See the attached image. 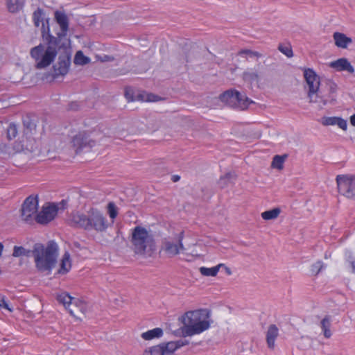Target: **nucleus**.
Masks as SVG:
<instances>
[{"label": "nucleus", "instance_id": "09e8293b", "mask_svg": "<svg viewBox=\"0 0 355 355\" xmlns=\"http://www.w3.org/2000/svg\"><path fill=\"white\" fill-rule=\"evenodd\" d=\"M350 265L352 269V272L355 273V261H352L350 262Z\"/></svg>", "mask_w": 355, "mask_h": 355}, {"label": "nucleus", "instance_id": "393cba45", "mask_svg": "<svg viewBox=\"0 0 355 355\" xmlns=\"http://www.w3.org/2000/svg\"><path fill=\"white\" fill-rule=\"evenodd\" d=\"M163 336V330L159 327L148 330L141 334V336L146 340H150L154 338H158Z\"/></svg>", "mask_w": 355, "mask_h": 355}, {"label": "nucleus", "instance_id": "72a5a7b5", "mask_svg": "<svg viewBox=\"0 0 355 355\" xmlns=\"http://www.w3.org/2000/svg\"><path fill=\"white\" fill-rule=\"evenodd\" d=\"M23 125L24 128L29 131H31L36 127L35 121L28 115H26L24 117H23Z\"/></svg>", "mask_w": 355, "mask_h": 355}, {"label": "nucleus", "instance_id": "e433bc0d", "mask_svg": "<svg viewBox=\"0 0 355 355\" xmlns=\"http://www.w3.org/2000/svg\"><path fill=\"white\" fill-rule=\"evenodd\" d=\"M107 211L110 217L114 219L117 216V208L114 202H109L107 205Z\"/></svg>", "mask_w": 355, "mask_h": 355}, {"label": "nucleus", "instance_id": "37998d69", "mask_svg": "<svg viewBox=\"0 0 355 355\" xmlns=\"http://www.w3.org/2000/svg\"><path fill=\"white\" fill-rule=\"evenodd\" d=\"M80 105L78 102L73 101L68 104V110L77 111L79 110Z\"/></svg>", "mask_w": 355, "mask_h": 355}, {"label": "nucleus", "instance_id": "7ed1b4c3", "mask_svg": "<svg viewBox=\"0 0 355 355\" xmlns=\"http://www.w3.org/2000/svg\"><path fill=\"white\" fill-rule=\"evenodd\" d=\"M54 19L59 25L60 31L57 33L56 36L53 35L50 32L49 19L46 18V26L43 25L41 30V35L44 41V45H48V50L46 54V58H51L53 56L55 51H53V47L58 43L62 42L64 46L65 44L71 43V40L67 37L69 31V20L67 15L64 10H57L54 12Z\"/></svg>", "mask_w": 355, "mask_h": 355}, {"label": "nucleus", "instance_id": "20e7f679", "mask_svg": "<svg viewBox=\"0 0 355 355\" xmlns=\"http://www.w3.org/2000/svg\"><path fill=\"white\" fill-rule=\"evenodd\" d=\"M210 315V311L206 309L186 312L179 318L183 324V326L179 329L182 336H191L208 329L210 327V322L208 320Z\"/></svg>", "mask_w": 355, "mask_h": 355}, {"label": "nucleus", "instance_id": "412c9836", "mask_svg": "<svg viewBox=\"0 0 355 355\" xmlns=\"http://www.w3.org/2000/svg\"><path fill=\"white\" fill-rule=\"evenodd\" d=\"M236 179V175L234 172H228L220 178L218 184L220 188H225L230 184L234 183Z\"/></svg>", "mask_w": 355, "mask_h": 355}, {"label": "nucleus", "instance_id": "2f4dec72", "mask_svg": "<svg viewBox=\"0 0 355 355\" xmlns=\"http://www.w3.org/2000/svg\"><path fill=\"white\" fill-rule=\"evenodd\" d=\"M163 349L159 345H155L148 349H146L143 355H163Z\"/></svg>", "mask_w": 355, "mask_h": 355}, {"label": "nucleus", "instance_id": "de8ad7c7", "mask_svg": "<svg viewBox=\"0 0 355 355\" xmlns=\"http://www.w3.org/2000/svg\"><path fill=\"white\" fill-rule=\"evenodd\" d=\"M350 123L353 126H355V114L350 116Z\"/></svg>", "mask_w": 355, "mask_h": 355}, {"label": "nucleus", "instance_id": "aec40b11", "mask_svg": "<svg viewBox=\"0 0 355 355\" xmlns=\"http://www.w3.org/2000/svg\"><path fill=\"white\" fill-rule=\"evenodd\" d=\"M243 80L252 85L254 83H258L260 80V75L257 71L247 70L242 74Z\"/></svg>", "mask_w": 355, "mask_h": 355}, {"label": "nucleus", "instance_id": "f8f14e48", "mask_svg": "<svg viewBox=\"0 0 355 355\" xmlns=\"http://www.w3.org/2000/svg\"><path fill=\"white\" fill-rule=\"evenodd\" d=\"M183 238L184 232H181L178 234L177 241L175 243L167 240L163 242L162 250L168 257H173L180 253V250H184V247L182 243Z\"/></svg>", "mask_w": 355, "mask_h": 355}, {"label": "nucleus", "instance_id": "5fc2aeb1", "mask_svg": "<svg viewBox=\"0 0 355 355\" xmlns=\"http://www.w3.org/2000/svg\"><path fill=\"white\" fill-rule=\"evenodd\" d=\"M322 101H323V104H324V105H326L327 101H323V100H322Z\"/></svg>", "mask_w": 355, "mask_h": 355}, {"label": "nucleus", "instance_id": "f03ea898", "mask_svg": "<svg viewBox=\"0 0 355 355\" xmlns=\"http://www.w3.org/2000/svg\"><path fill=\"white\" fill-rule=\"evenodd\" d=\"M12 256L19 257L33 256L36 269L42 273L50 275L57 263L58 245L54 241H49L46 246L42 243H35L33 250H26L22 246H14Z\"/></svg>", "mask_w": 355, "mask_h": 355}, {"label": "nucleus", "instance_id": "7c9ffc66", "mask_svg": "<svg viewBox=\"0 0 355 355\" xmlns=\"http://www.w3.org/2000/svg\"><path fill=\"white\" fill-rule=\"evenodd\" d=\"M287 157L286 155H275L273 157L272 162V167L277 169H282L283 168V164Z\"/></svg>", "mask_w": 355, "mask_h": 355}, {"label": "nucleus", "instance_id": "5701e85b", "mask_svg": "<svg viewBox=\"0 0 355 355\" xmlns=\"http://www.w3.org/2000/svg\"><path fill=\"white\" fill-rule=\"evenodd\" d=\"M56 299L60 304H63L65 309L69 311V308H71L72 305V302H73V300L76 298L72 297L67 293L64 292L60 294H58Z\"/></svg>", "mask_w": 355, "mask_h": 355}, {"label": "nucleus", "instance_id": "8fccbe9b", "mask_svg": "<svg viewBox=\"0 0 355 355\" xmlns=\"http://www.w3.org/2000/svg\"><path fill=\"white\" fill-rule=\"evenodd\" d=\"M336 85L335 84H332L331 86H330V92H335L336 91Z\"/></svg>", "mask_w": 355, "mask_h": 355}, {"label": "nucleus", "instance_id": "c85d7f7f", "mask_svg": "<svg viewBox=\"0 0 355 355\" xmlns=\"http://www.w3.org/2000/svg\"><path fill=\"white\" fill-rule=\"evenodd\" d=\"M281 212L279 207H276L270 210L265 211L261 213V217L266 220H273L277 218Z\"/></svg>", "mask_w": 355, "mask_h": 355}, {"label": "nucleus", "instance_id": "bb28decb", "mask_svg": "<svg viewBox=\"0 0 355 355\" xmlns=\"http://www.w3.org/2000/svg\"><path fill=\"white\" fill-rule=\"evenodd\" d=\"M91 60L89 57L85 56L82 51H78L74 56L73 62L76 65H85L90 62Z\"/></svg>", "mask_w": 355, "mask_h": 355}, {"label": "nucleus", "instance_id": "c03bdc74", "mask_svg": "<svg viewBox=\"0 0 355 355\" xmlns=\"http://www.w3.org/2000/svg\"><path fill=\"white\" fill-rule=\"evenodd\" d=\"M175 343H176L178 349H179L183 346L189 345V340H188L187 339H181V340L175 341Z\"/></svg>", "mask_w": 355, "mask_h": 355}, {"label": "nucleus", "instance_id": "473e14b6", "mask_svg": "<svg viewBox=\"0 0 355 355\" xmlns=\"http://www.w3.org/2000/svg\"><path fill=\"white\" fill-rule=\"evenodd\" d=\"M18 130L16 124L11 123L7 128V137L9 140L15 138L17 135Z\"/></svg>", "mask_w": 355, "mask_h": 355}, {"label": "nucleus", "instance_id": "79ce46f5", "mask_svg": "<svg viewBox=\"0 0 355 355\" xmlns=\"http://www.w3.org/2000/svg\"><path fill=\"white\" fill-rule=\"evenodd\" d=\"M68 202L67 200H62L61 202H60L58 204H52L51 206H56L58 207V211L59 210H64L67 207Z\"/></svg>", "mask_w": 355, "mask_h": 355}, {"label": "nucleus", "instance_id": "a18cd8bd", "mask_svg": "<svg viewBox=\"0 0 355 355\" xmlns=\"http://www.w3.org/2000/svg\"><path fill=\"white\" fill-rule=\"evenodd\" d=\"M0 308L8 309L10 311H12V309L9 307L8 304L7 303L4 298L0 299Z\"/></svg>", "mask_w": 355, "mask_h": 355}, {"label": "nucleus", "instance_id": "c9c22d12", "mask_svg": "<svg viewBox=\"0 0 355 355\" xmlns=\"http://www.w3.org/2000/svg\"><path fill=\"white\" fill-rule=\"evenodd\" d=\"M238 55H247L250 57H257V58H261L262 55L259 53L258 51H252L250 49H242L240 51H239Z\"/></svg>", "mask_w": 355, "mask_h": 355}, {"label": "nucleus", "instance_id": "3c124183", "mask_svg": "<svg viewBox=\"0 0 355 355\" xmlns=\"http://www.w3.org/2000/svg\"><path fill=\"white\" fill-rule=\"evenodd\" d=\"M225 268V271L227 273V275H230L232 274V271L230 268L226 267L225 265L223 266Z\"/></svg>", "mask_w": 355, "mask_h": 355}, {"label": "nucleus", "instance_id": "423d86ee", "mask_svg": "<svg viewBox=\"0 0 355 355\" xmlns=\"http://www.w3.org/2000/svg\"><path fill=\"white\" fill-rule=\"evenodd\" d=\"M130 242L134 252L137 254H145L153 250L154 241L145 227L136 226L132 230Z\"/></svg>", "mask_w": 355, "mask_h": 355}, {"label": "nucleus", "instance_id": "0eeeda50", "mask_svg": "<svg viewBox=\"0 0 355 355\" xmlns=\"http://www.w3.org/2000/svg\"><path fill=\"white\" fill-rule=\"evenodd\" d=\"M219 99L230 105L238 103L239 106L242 109H245L248 105L254 102L247 97L245 94L240 93L235 89H229L219 96Z\"/></svg>", "mask_w": 355, "mask_h": 355}, {"label": "nucleus", "instance_id": "cd10ccee", "mask_svg": "<svg viewBox=\"0 0 355 355\" xmlns=\"http://www.w3.org/2000/svg\"><path fill=\"white\" fill-rule=\"evenodd\" d=\"M163 349V355H171L178 349L175 341L163 343L159 345Z\"/></svg>", "mask_w": 355, "mask_h": 355}, {"label": "nucleus", "instance_id": "ea45409f", "mask_svg": "<svg viewBox=\"0 0 355 355\" xmlns=\"http://www.w3.org/2000/svg\"><path fill=\"white\" fill-rule=\"evenodd\" d=\"M336 125H337L340 128H341L343 130H346L347 128V120L339 116L336 117Z\"/></svg>", "mask_w": 355, "mask_h": 355}, {"label": "nucleus", "instance_id": "4be33fe9", "mask_svg": "<svg viewBox=\"0 0 355 355\" xmlns=\"http://www.w3.org/2000/svg\"><path fill=\"white\" fill-rule=\"evenodd\" d=\"M24 5V0H6L8 10L11 13H17Z\"/></svg>", "mask_w": 355, "mask_h": 355}, {"label": "nucleus", "instance_id": "f704fd0d", "mask_svg": "<svg viewBox=\"0 0 355 355\" xmlns=\"http://www.w3.org/2000/svg\"><path fill=\"white\" fill-rule=\"evenodd\" d=\"M278 50L288 58H291L293 56L292 48L289 45L284 46L282 44H279L278 46Z\"/></svg>", "mask_w": 355, "mask_h": 355}, {"label": "nucleus", "instance_id": "1a4fd4ad", "mask_svg": "<svg viewBox=\"0 0 355 355\" xmlns=\"http://www.w3.org/2000/svg\"><path fill=\"white\" fill-rule=\"evenodd\" d=\"M338 192L348 198L355 196V175H339L336 177Z\"/></svg>", "mask_w": 355, "mask_h": 355}, {"label": "nucleus", "instance_id": "4c0bfd02", "mask_svg": "<svg viewBox=\"0 0 355 355\" xmlns=\"http://www.w3.org/2000/svg\"><path fill=\"white\" fill-rule=\"evenodd\" d=\"M337 116H324L322 118V124L323 125H336V120Z\"/></svg>", "mask_w": 355, "mask_h": 355}, {"label": "nucleus", "instance_id": "6ab92c4d", "mask_svg": "<svg viewBox=\"0 0 355 355\" xmlns=\"http://www.w3.org/2000/svg\"><path fill=\"white\" fill-rule=\"evenodd\" d=\"M71 267L70 254L68 252H65L61 259L60 269L58 270V273L64 275L69 271Z\"/></svg>", "mask_w": 355, "mask_h": 355}, {"label": "nucleus", "instance_id": "ddd939ff", "mask_svg": "<svg viewBox=\"0 0 355 355\" xmlns=\"http://www.w3.org/2000/svg\"><path fill=\"white\" fill-rule=\"evenodd\" d=\"M58 214V207L49 205L43 207L42 211L35 215V220L40 224H47L54 219Z\"/></svg>", "mask_w": 355, "mask_h": 355}, {"label": "nucleus", "instance_id": "a878e982", "mask_svg": "<svg viewBox=\"0 0 355 355\" xmlns=\"http://www.w3.org/2000/svg\"><path fill=\"white\" fill-rule=\"evenodd\" d=\"M224 266L223 263H220L212 268L200 267L199 270L203 276L215 277L218 272L220 268Z\"/></svg>", "mask_w": 355, "mask_h": 355}, {"label": "nucleus", "instance_id": "9d476101", "mask_svg": "<svg viewBox=\"0 0 355 355\" xmlns=\"http://www.w3.org/2000/svg\"><path fill=\"white\" fill-rule=\"evenodd\" d=\"M71 144L76 153H78L85 148L90 149L94 147L96 141L92 139L86 131H80L72 136Z\"/></svg>", "mask_w": 355, "mask_h": 355}, {"label": "nucleus", "instance_id": "4468645a", "mask_svg": "<svg viewBox=\"0 0 355 355\" xmlns=\"http://www.w3.org/2000/svg\"><path fill=\"white\" fill-rule=\"evenodd\" d=\"M88 310L87 303L80 299H74L69 312L77 319L82 320L85 317Z\"/></svg>", "mask_w": 355, "mask_h": 355}, {"label": "nucleus", "instance_id": "603ef678", "mask_svg": "<svg viewBox=\"0 0 355 355\" xmlns=\"http://www.w3.org/2000/svg\"><path fill=\"white\" fill-rule=\"evenodd\" d=\"M3 250V245L0 242V257L2 254Z\"/></svg>", "mask_w": 355, "mask_h": 355}, {"label": "nucleus", "instance_id": "b1692460", "mask_svg": "<svg viewBox=\"0 0 355 355\" xmlns=\"http://www.w3.org/2000/svg\"><path fill=\"white\" fill-rule=\"evenodd\" d=\"M331 316L325 315V317L320 322V328L322 331L323 335L326 338H329L332 334L331 331Z\"/></svg>", "mask_w": 355, "mask_h": 355}, {"label": "nucleus", "instance_id": "9b49d317", "mask_svg": "<svg viewBox=\"0 0 355 355\" xmlns=\"http://www.w3.org/2000/svg\"><path fill=\"white\" fill-rule=\"evenodd\" d=\"M38 206L37 197L29 196L22 204L21 211L22 218L29 222L32 220V216L37 212Z\"/></svg>", "mask_w": 355, "mask_h": 355}, {"label": "nucleus", "instance_id": "39448f33", "mask_svg": "<svg viewBox=\"0 0 355 355\" xmlns=\"http://www.w3.org/2000/svg\"><path fill=\"white\" fill-rule=\"evenodd\" d=\"M71 221L74 226L87 231L94 230L102 232H105L109 226L108 221L103 214L95 208H91L87 214L79 211L73 214Z\"/></svg>", "mask_w": 355, "mask_h": 355}, {"label": "nucleus", "instance_id": "6e6552de", "mask_svg": "<svg viewBox=\"0 0 355 355\" xmlns=\"http://www.w3.org/2000/svg\"><path fill=\"white\" fill-rule=\"evenodd\" d=\"M304 77L309 86L308 97L310 98V102H318L316 98L319 97L320 77L313 69L310 68L304 69Z\"/></svg>", "mask_w": 355, "mask_h": 355}, {"label": "nucleus", "instance_id": "a211bd4d", "mask_svg": "<svg viewBox=\"0 0 355 355\" xmlns=\"http://www.w3.org/2000/svg\"><path fill=\"white\" fill-rule=\"evenodd\" d=\"M46 18H45V12L44 9L41 8H37L33 13V21L34 26L35 27H39L40 24H42L41 28L43 27V25L46 26Z\"/></svg>", "mask_w": 355, "mask_h": 355}, {"label": "nucleus", "instance_id": "c756f323", "mask_svg": "<svg viewBox=\"0 0 355 355\" xmlns=\"http://www.w3.org/2000/svg\"><path fill=\"white\" fill-rule=\"evenodd\" d=\"M125 97L128 101H144V94H139L136 96L134 95V90L131 87H125Z\"/></svg>", "mask_w": 355, "mask_h": 355}, {"label": "nucleus", "instance_id": "58836bf2", "mask_svg": "<svg viewBox=\"0 0 355 355\" xmlns=\"http://www.w3.org/2000/svg\"><path fill=\"white\" fill-rule=\"evenodd\" d=\"M323 268V263L318 261L311 266V271L313 275H317Z\"/></svg>", "mask_w": 355, "mask_h": 355}, {"label": "nucleus", "instance_id": "2eb2a0df", "mask_svg": "<svg viewBox=\"0 0 355 355\" xmlns=\"http://www.w3.org/2000/svg\"><path fill=\"white\" fill-rule=\"evenodd\" d=\"M329 67L336 69L338 71H347L350 73H354V67L351 64L348 60L345 58H339L336 61L330 62Z\"/></svg>", "mask_w": 355, "mask_h": 355}, {"label": "nucleus", "instance_id": "dca6fc26", "mask_svg": "<svg viewBox=\"0 0 355 355\" xmlns=\"http://www.w3.org/2000/svg\"><path fill=\"white\" fill-rule=\"evenodd\" d=\"M333 37L336 46L338 48L346 49L349 44L352 43V38L346 36L344 33L335 32Z\"/></svg>", "mask_w": 355, "mask_h": 355}, {"label": "nucleus", "instance_id": "a19ab883", "mask_svg": "<svg viewBox=\"0 0 355 355\" xmlns=\"http://www.w3.org/2000/svg\"><path fill=\"white\" fill-rule=\"evenodd\" d=\"M144 94V101H148V102H155L158 101V96L153 94Z\"/></svg>", "mask_w": 355, "mask_h": 355}, {"label": "nucleus", "instance_id": "49530a36", "mask_svg": "<svg viewBox=\"0 0 355 355\" xmlns=\"http://www.w3.org/2000/svg\"><path fill=\"white\" fill-rule=\"evenodd\" d=\"M180 176L178 175H172L171 177V180L173 182H177L180 180Z\"/></svg>", "mask_w": 355, "mask_h": 355}, {"label": "nucleus", "instance_id": "f3484780", "mask_svg": "<svg viewBox=\"0 0 355 355\" xmlns=\"http://www.w3.org/2000/svg\"><path fill=\"white\" fill-rule=\"evenodd\" d=\"M278 328L275 324H270L268 327L267 333H266V342L268 347L270 349H273L275 348V341L278 336L279 334Z\"/></svg>", "mask_w": 355, "mask_h": 355}, {"label": "nucleus", "instance_id": "864d4df0", "mask_svg": "<svg viewBox=\"0 0 355 355\" xmlns=\"http://www.w3.org/2000/svg\"><path fill=\"white\" fill-rule=\"evenodd\" d=\"M180 60L182 61V62H188V59H187V56H185L182 59L181 58Z\"/></svg>", "mask_w": 355, "mask_h": 355}, {"label": "nucleus", "instance_id": "f257e3e1", "mask_svg": "<svg viewBox=\"0 0 355 355\" xmlns=\"http://www.w3.org/2000/svg\"><path fill=\"white\" fill-rule=\"evenodd\" d=\"M44 46L42 44H39L31 49V55L37 62V69H44L49 66L55 60L58 53V61L53 65V73L52 76L53 78H56L59 76H64L69 72V67L71 65L72 49L71 43H67L63 46L62 42H59L55 46H52L54 49L55 53L51 58H46V53L48 50V45Z\"/></svg>", "mask_w": 355, "mask_h": 355}]
</instances>
